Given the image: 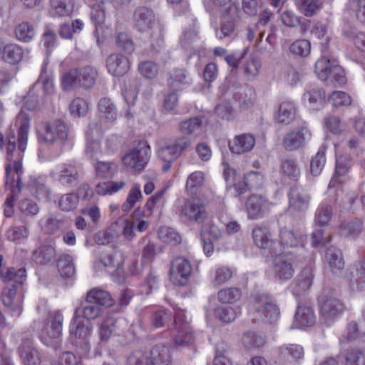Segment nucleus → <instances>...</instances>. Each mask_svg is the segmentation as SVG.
I'll list each match as a JSON object with an SVG mask.
<instances>
[{
    "instance_id": "nucleus-1",
    "label": "nucleus",
    "mask_w": 365,
    "mask_h": 365,
    "mask_svg": "<svg viewBox=\"0 0 365 365\" xmlns=\"http://www.w3.org/2000/svg\"><path fill=\"white\" fill-rule=\"evenodd\" d=\"M15 126L18 128L17 138L14 133L8 136L6 145V158L12 162L13 168L16 175V179L11 178L9 175L11 171V165L7 164L6 166V185H10L12 187V192H20L22 187L21 174L23 167L21 160L24 158V152L28 142V135L30 128V118L26 113L21 111L16 118Z\"/></svg>"
},
{
    "instance_id": "nucleus-2",
    "label": "nucleus",
    "mask_w": 365,
    "mask_h": 365,
    "mask_svg": "<svg viewBox=\"0 0 365 365\" xmlns=\"http://www.w3.org/2000/svg\"><path fill=\"white\" fill-rule=\"evenodd\" d=\"M279 314L278 306L269 294L257 292L250 296L248 315L253 322H272L279 318Z\"/></svg>"
},
{
    "instance_id": "nucleus-3",
    "label": "nucleus",
    "mask_w": 365,
    "mask_h": 365,
    "mask_svg": "<svg viewBox=\"0 0 365 365\" xmlns=\"http://www.w3.org/2000/svg\"><path fill=\"white\" fill-rule=\"evenodd\" d=\"M192 145L190 138L180 136L170 140H160L158 143L157 155L165 162L163 170L167 172L171 165Z\"/></svg>"
},
{
    "instance_id": "nucleus-4",
    "label": "nucleus",
    "mask_w": 365,
    "mask_h": 365,
    "mask_svg": "<svg viewBox=\"0 0 365 365\" xmlns=\"http://www.w3.org/2000/svg\"><path fill=\"white\" fill-rule=\"evenodd\" d=\"M172 335L173 346L176 349L187 347L194 343L195 336L192 327L182 309H177L175 312Z\"/></svg>"
},
{
    "instance_id": "nucleus-5",
    "label": "nucleus",
    "mask_w": 365,
    "mask_h": 365,
    "mask_svg": "<svg viewBox=\"0 0 365 365\" xmlns=\"http://www.w3.org/2000/svg\"><path fill=\"white\" fill-rule=\"evenodd\" d=\"M80 308H76L73 317L69 327V332L75 339V344L82 350V354H87L91 349L89 338L93 327L90 324H86L79 319L78 315Z\"/></svg>"
},
{
    "instance_id": "nucleus-6",
    "label": "nucleus",
    "mask_w": 365,
    "mask_h": 365,
    "mask_svg": "<svg viewBox=\"0 0 365 365\" xmlns=\"http://www.w3.org/2000/svg\"><path fill=\"white\" fill-rule=\"evenodd\" d=\"M315 73L321 80H329L338 86H342L346 82L344 69L335 61H331L325 56L316 62Z\"/></svg>"
},
{
    "instance_id": "nucleus-7",
    "label": "nucleus",
    "mask_w": 365,
    "mask_h": 365,
    "mask_svg": "<svg viewBox=\"0 0 365 365\" xmlns=\"http://www.w3.org/2000/svg\"><path fill=\"white\" fill-rule=\"evenodd\" d=\"M150 148L145 140L140 141L136 146L122 158L123 165L132 172H141L150 159Z\"/></svg>"
},
{
    "instance_id": "nucleus-8",
    "label": "nucleus",
    "mask_w": 365,
    "mask_h": 365,
    "mask_svg": "<svg viewBox=\"0 0 365 365\" xmlns=\"http://www.w3.org/2000/svg\"><path fill=\"white\" fill-rule=\"evenodd\" d=\"M207 216L205 205L198 198L187 199L181 205L180 217L185 222L201 224Z\"/></svg>"
},
{
    "instance_id": "nucleus-9",
    "label": "nucleus",
    "mask_w": 365,
    "mask_h": 365,
    "mask_svg": "<svg viewBox=\"0 0 365 365\" xmlns=\"http://www.w3.org/2000/svg\"><path fill=\"white\" fill-rule=\"evenodd\" d=\"M297 261V256L289 252L275 255L273 259L275 276L282 281L292 279L295 272Z\"/></svg>"
},
{
    "instance_id": "nucleus-10",
    "label": "nucleus",
    "mask_w": 365,
    "mask_h": 365,
    "mask_svg": "<svg viewBox=\"0 0 365 365\" xmlns=\"http://www.w3.org/2000/svg\"><path fill=\"white\" fill-rule=\"evenodd\" d=\"M245 207L248 218L258 220L268 212L271 202L264 195L252 194L247 199Z\"/></svg>"
},
{
    "instance_id": "nucleus-11",
    "label": "nucleus",
    "mask_w": 365,
    "mask_h": 365,
    "mask_svg": "<svg viewBox=\"0 0 365 365\" xmlns=\"http://www.w3.org/2000/svg\"><path fill=\"white\" fill-rule=\"evenodd\" d=\"M192 272L190 262L183 257L174 259L170 264V281L177 285H185Z\"/></svg>"
},
{
    "instance_id": "nucleus-12",
    "label": "nucleus",
    "mask_w": 365,
    "mask_h": 365,
    "mask_svg": "<svg viewBox=\"0 0 365 365\" xmlns=\"http://www.w3.org/2000/svg\"><path fill=\"white\" fill-rule=\"evenodd\" d=\"M134 28L141 33H148L156 24L153 11L147 6L137 7L133 15Z\"/></svg>"
},
{
    "instance_id": "nucleus-13",
    "label": "nucleus",
    "mask_w": 365,
    "mask_h": 365,
    "mask_svg": "<svg viewBox=\"0 0 365 365\" xmlns=\"http://www.w3.org/2000/svg\"><path fill=\"white\" fill-rule=\"evenodd\" d=\"M63 317L60 310L51 312L47 315V335L55 339L53 344L55 349L61 344V334Z\"/></svg>"
},
{
    "instance_id": "nucleus-14",
    "label": "nucleus",
    "mask_w": 365,
    "mask_h": 365,
    "mask_svg": "<svg viewBox=\"0 0 365 365\" xmlns=\"http://www.w3.org/2000/svg\"><path fill=\"white\" fill-rule=\"evenodd\" d=\"M310 133L306 126L302 125L297 129L290 130L285 133L282 140V145L288 151L296 150L305 144L307 137Z\"/></svg>"
},
{
    "instance_id": "nucleus-15",
    "label": "nucleus",
    "mask_w": 365,
    "mask_h": 365,
    "mask_svg": "<svg viewBox=\"0 0 365 365\" xmlns=\"http://www.w3.org/2000/svg\"><path fill=\"white\" fill-rule=\"evenodd\" d=\"M44 66H42V73L33 85L26 96L23 98V103L28 110H34L38 108L39 96L46 93V78L43 77Z\"/></svg>"
},
{
    "instance_id": "nucleus-16",
    "label": "nucleus",
    "mask_w": 365,
    "mask_h": 365,
    "mask_svg": "<svg viewBox=\"0 0 365 365\" xmlns=\"http://www.w3.org/2000/svg\"><path fill=\"white\" fill-rule=\"evenodd\" d=\"M311 196L301 186L292 187L289 192V208L296 212H304L308 210Z\"/></svg>"
},
{
    "instance_id": "nucleus-17",
    "label": "nucleus",
    "mask_w": 365,
    "mask_h": 365,
    "mask_svg": "<svg viewBox=\"0 0 365 365\" xmlns=\"http://www.w3.org/2000/svg\"><path fill=\"white\" fill-rule=\"evenodd\" d=\"M344 310V304L333 297H322L320 300V313L325 320H333Z\"/></svg>"
},
{
    "instance_id": "nucleus-18",
    "label": "nucleus",
    "mask_w": 365,
    "mask_h": 365,
    "mask_svg": "<svg viewBox=\"0 0 365 365\" xmlns=\"http://www.w3.org/2000/svg\"><path fill=\"white\" fill-rule=\"evenodd\" d=\"M304 355V348L299 344H286L278 348V361L281 365H292Z\"/></svg>"
},
{
    "instance_id": "nucleus-19",
    "label": "nucleus",
    "mask_w": 365,
    "mask_h": 365,
    "mask_svg": "<svg viewBox=\"0 0 365 365\" xmlns=\"http://www.w3.org/2000/svg\"><path fill=\"white\" fill-rule=\"evenodd\" d=\"M106 68L108 72L115 76H123L130 68L128 58L118 53L110 54L106 59Z\"/></svg>"
},
{
    "instance_id": "nucleus-20",
    "label": "nucleus",
    "mask_w": 365,
    "mask_h": 365,
    "mask_svg": "<svg viewBox=\"0 0 365 365\" xmlns=\"http://www.w3.org/2000/svg\"><path fill=\"white\" fill-rule=\"evenodd\" d=\"M255 145V137L250 133L236 135L229 142V148L232 153L242 154L252 150Z\"/></svg>"
},
{
    "instance_id": "nucleus-21",
    "label": "nucleus",
    "mask_w": 365,
    "mask_h": 365,
    "mask_svg": "<svg viewBox=\"0 0 365 365\" xmlns=\"http://www.w3.org/2000/svg\"><path fill=\"white\" fill-rule=\"evenodd\" d=\"M86 303H96L100 307H110L115 303V300L110 294L99 287H95L89 290L85 297Z\"/></svg>"
},
{
    "instance_id": "nucleus-22",
    "label": "nucleus",
    "mask_w": 365,
    "mask_h": 365,
    "mask_svg": "<svg viewBox=\"0 0 365 365\" xmlns=\"http://www.w3.org/2000/svg\"><path fill=\"white\" fill-rule=\"evenodd\" d=\"M68 136V130L64 123L60 120L47 125V143H56L61 148L62 141Z\"/></svg>"
},
{
    "instance_id": "nucleus-23",
    "label": "nucleus",
    "mask_w": 365,
    "mask_h": 365,
    "mask_svg": "<svg viewBox=\"0 0 365 365\" xmlns=\"http://www.w3.org/2000/svg\"><path fill=\"white\" fill-rule=\"evenodd\" d=\"M279 242L284 247H303L304 236L286 227L279 230Z\"/></svg>"
},
{
    "instance_id": "nucleus-24",
    "label": "nucleus",
    "mask_w": 365,
    "mask_h": 365,
    "mask_svg": "<svg viewBox=\"0 0 365 365\" xmlns=\"http://www.w3.org/2000/svg\"><path fill=\"white\" fill-rule=\"evenodd\" d=\"M16 286L12 284L11 287H6L2 292V302L4 304L10 307L14 315L19 316L22 309L21 298L16 297Z\"/></svg>"
},
{
    "instance_id": "nucleus-25",
    "label": "nucleus",
    "mask_w": 365,
    "mask_h": 365,
    "mask_svg": "<svg viewBox=\"0 0 365 365\" xmlns=\"http://www.w3.org/2000/svg\"><path fill=\"white\" fill-rule=\"evenodd\" d=\"M153 365H171L172 355L169 347L157 344L148 352Z\"/></svg>"
},
{
    "instance_id": "nucleus-26",
    "label": "nucleus",
    "mask_w": 365,
    "mask_h": 365,
    "mask_svg": "<svg viewBox=\"0 0 365 365\" xmlns=\"http://www.w3.org/2000/svg\"><path fill=\"white\" fill-rule=\"evenodd\" d=\"M351 167V158L349 155H341L336 154L335 173L332 177L329 187H335L336 183L339 181V177L345 176L349 171Z\"/></svg>"
},
{
    "instance_id": "nucleus-27",
    "label": "nucleus",
    "mask_w": 365,
    "mask_h": 365,
    "mask_svg": "<svg viewBox=\"0 0 365 365\" xmlns=\"http://www.w3.org/2000/svg\"><path fill=\"white\" fill-rule=\"evenodd\" d=\"M325 257L331 272L336 275L340 274L344 267L341 252L335 247H330L327 250Z\"/></svg>"
},
{
    "instance_id": "nucleus-28",
    "label": "nucleus",
    "mask_w": 365,
    "mask_h": 365,
    "mask_svg": "<svg viewBox=\"0 0 365 365\" xmlns=\"http://www.w3.org/2000/svg\"><path fill=\"white\" fill-rule=\"evenodd\" d=\"M316 322L313 309L306 305H299L294 314V322L300 327H311Z\"/></svg>"
},
{
    "instance_id": "nucleus-29",
    "label": "nucleus",
    "mask_w": 365,
    "mask_h": 365,
    "mask_svg": "<svg viewBox=\"0 0 365 365\" xmlns=\"http://www.w3.org/2000/svg\"><path fill=\"white\" fill-rule=\"evenodd\" d=\"M98 110L100 118L108 123H113L117 119V108L108 98L104 97L100 99Z\"/></svg>"
},
{
    "instance_id": "nucleus-30",
    "label": "nucleus",
    "mask_w": 365,
    "mask_h": 365,
    "mask_svg": "<svg viewBox=\"0 0 365 365\" xmlns=\"http://www.w3.org/2000/svg\"><path fill=\"white\" fill-rule=\"evenodd\" d=\"M80 179L77 168L72 165H63L60 172L58 180L66 186L75 187Z\"/></svg>"
},
{
    "instance_id": "nucleus-31",
    "label": "nucleus",
    "mask_w": 365,
    "mask_h": 365,
    "mask_svg": "<svg viewBox=\"0 0 365 365\" xmlns=\"http://www.w3.org/2000/svg\"><path fill=\"white\" fill-rule=\"evenodd\" d=\"M73 7V0H50L49 13L53 16H68Z\"/></svg>"
},
{
    "instance_id": "nucleus-32",
    "label": "nucleus",
    "mask_w": 365,
    "mask_h": 365,
    "mask_svg": "<svg viewBox=\"0 0 365 365\" xmlns=\"http://www.w3.org/2000/svg\"><path fill=\"white\" fill-rule=\"evenodd\" d=\"M252 237L255 245L261 249H267L272 245V235L266 226H257L252 230Z\"/></svg>"
},
{
    "instance_id": "nucleus-33",
    "label": "nucleus",
    "mask_w": 365,
    "mask_h": 365,
    "mask_svg": "<svg viewBox=\"0 0 365 365\" xmlns=\"http://www.w3.org/2000/svg\"><path fill=\"white\" fill-rule=\"evenodd\" d=\"M363 230V223L359 220L343 222L339 226V235L344 238L356 239Z\"/></svg>"
},
{
    "instance_id": "nucleus-34",
    "label": "nucleus",
    "mask_w": 365,
    "mask_h": 365,
    "mask_svg": "<svg viewBox=\"0 0 365 365\" xmlns=\"http://www.w3.org/2000/svg\"><path fill=\"white\" fill-rule=\"evenodd\" d=\"M98 76L96 69L88 66L78 69V86L86 89L93 86Z\"/></svg>"
},
{
    "instance_id": "nucleus-35",
    "label": "nucleus",
    "mask_w": 365,
    "mask_h": 365,
    "mask_svg": "<svg viewBox=\"0 0 365 365\" xmlns=\"http://www.w3.org/2000/svg\"><path fill=\"white\" fill-rule=\"evenodd\" d=\"M204 118L202 116L191 118L179 124V130L182 133L198 135L202 133Z\"/></svg>"
},
{
    "instance_id": "nucleus-36",
    "label": "nucleus",
    "mask_w": 365,
    "mask_h": 365,
    "mask_svg": "<svg viewBox=\"0 0 365 365\" xmlns=\"http://www.w3.org/2000/svg\"><path fill=\"white\" fill-rule=\"evenodd\" d=\"M19 355L25 365H38L41 358L37 349L27 343H24L19 347Z\"/></svg>"
},
{
    "instance_id": "nucleus-37",
    "label": "nucleus",
    "mask_w": 365,
    "mask_h": 365,
    "mask_svg": "<svg viewBox=\"0 0 365 365\" xmlns=\"http://www.w3.org/2000/svg\"><path fill=\"white\" fill-rule=\"evenodd\" d=\"M118 321L113 317L105 319L98 326V336L101 342H107L117 332Z\"/></svg>"
},
{
    "instance_id": "nucleus-38",
    "label": "nucleus",
    "mask_w": 365,
    "mask_h": 365,
    "mask_svg": "<svg viewBox=\"0 0 365 365\" xmlns=\"http://www.w3.org/2000/svg\"><path fill=\"white\" fill-rule=\"evenodd\" d=\"M57 267L62 277L71 278L76 272L73 257L68 254H63L58 258Z\"/></svg>"
},
{
    "instance_id": "nucleus-39",
    "label": "nucleus",
    "mask_w": 365,
    "mask_h": 365,
    "mask_svg": "<svg viewBox=\"0 0 365 365\" xmlns=\"http://www.w3.org/2000/svg\"><path fill=\"white\" fill-rule=\"evenodd\" d=\"M296 115V108L291 102H284L280 104L277 120L279 123L289 125L294 119Z\"/></svg>"
},
{
    "instance_id": "nucleus-40",
    "label": "nucleus",
    "mask_w": 365,
    "mask_h": 365,
    "mask_svg": "<svg viewBox=\"0 0 365 365\" xmlns=\"http://www.w3.org/2000/svg\"><path fill=\"white\" fill-rule=\"evenodd\" d=\"M281 172L292 180H297L300 175V169L297 165L296 158H286L281 160Z\"/></svg>"
},
{
    "instance_id": "nucleus-41",
    "label": "nucleus",
    "mask_w": 365,
    "mask_h": 365,
    "mask_svg": "<svg viewBox=\"0 0 365 365\" xmlns=\"http://www.w3.org/2000/svg\"><path fill=\"white\" fill-rule=\"evenodd\" d=\"M295 4L301 13L307 17L317 14L322 8L319 0H295Z\"/></svg>"
},
{
    "instance_id": "nucleus-42",
    "label": "nucleus",
    "mask_w": 365,
    "mask_h": 365,
    "mask_svg": "<svg viewBox=\"0 0 365 365\" xmlns=\"http://www.w3.org/2000/svg\"><path fill=\"white\" fill-rule=\"evenodd\" d=\"M304 100L308 101L313 110H319L325 102L324 92L322 89H312L304 94Z\"/></svg>"
},
{
    "instance_id": "nucleus-43",
    "label": "nucleus",
    "mask_w": 365,
    "mask_h": 365,
    "mask_svg": "<svg viewBox=\"0 0 365 365\" xmlns=\"http://www.w3.org/2000/svg\"><path fill=\"white\" fill-rule=\"evenodd\" d=\"M332 207L325 203H322L315 212L314 222L317 226L324 227L328 225L332 217Z\"/></svg>"
},
{
    "instance_id": "nucleus-44",
    "label": "nucleus",
    "mask_w": 365,
    "mask_h": 365,
    "mask_svg": "<svg viewBox=\"0 0 365 365\" xmlns=\"http://www.w3.org/2000/svg\"><path fill=\"white\" fill-rule=\"evenodd\" d=\"M244 347L247 350H256L265 343L264 339L253 331L245 332L242 338Z\"/></svg>"
},
{
    "instance_id": "nucleus-45",
    "label": "nucleus",
    "mask_w": 365,
    "mask_h": 365,
    "mask_svg": "<svg viewBox=\"0 0 365 365\" xmlns=\"http://www.w3.org/2000/svg\"><path fill=\"white\" fill-rule=\"evenodd\" d=\"M23 56V51L16 44H8L4 47L2 52L3 59L9 63L19 62Z\"/></svg>"
},
{
    "instance_id": "nucleus-46",
    "label": "nucleus",
    "mask_w": 365,
    "mask_h": 365,
    "mask_svg": "<svg viewBox=\"0 0 365 365\" xmlns=\"http://www.w3.org/2000/svg\"><path fill=\"white\" fill-rule=\"evenodd\" d=\"M242 291L237 287H228L220 289L217 293L218 300L222 303L232 304L240 299Z\"/></svg>"
},
{
    "instance_id": "nucleus-47",
    "label": "nucleus",
    "mask_w": 365,
    "mask_h": 365,
    "mask_svg": "<svg viewBox=\"0 0 365 365\" xmlns=\"http://www.w3.org/2000/svg\"><path fill=\"white\" fill-rule=\"evenodd\" d=\"M118 169L114 162H105L97 160L95 170L96 175L101 178H111Z\"/></svg>"
},
{
    "instance_id": "nucleus-48",
    "label": "nucleus",
    "mask_w": 365,
    "mask_h": 365,
    "mask_svg": "<svg viewBox=\"0 0 365 365\" xmlns=\"http://www.w3.org/2000/svg\"><path fill=\"white\" fill-rule=\"evenodd\" d=\"M282 23L288 27H296L301 25L303 31L305 32L309 26V21L302 22L300 18L292 11H285L281 14Z\"/></svg>"
},
{
    "instance_id": "nucleus-49",
    "label": "nucleus",
    "mask_w": 365,
    "mask_h": 365,
    "mask_svg": "<svg viewBox=\"0 0 365 365\" xmlns=\"http://www.w3.org/2000/svg\"><path fill=\"white\" fill-rule=\"evenodd\" d=\"M125 185L124 181L100 182L96 185V192L100 195H112L121 190Z\"/></svg>"
},
{
    "instance_id": "nucleus-50",
    "label": "nucleus",
    "mask_w": 365,
    "mask_h": 365,
    "mask_svg": "<svg viewBox=\"0 0 365 365\" xmlns=\"http://www.w3.org/2000/svg\"><path fill=\"white\" fill-rule=\"evenodd\" d=\"M80 311L78 312L82 314L84 319L88 321H92L98 319L103 314V309L96 303H87L82 307H79Z\"/></svg>"
},
{
    "instance_id": "nucleus-51",
    "label": "nucleus",
    "mask_w": 365,
    "mask_h": 365,
    "mask_svg": "<svg viewBox=\"0 0 365 365\" xmlns=\"http://www.w3.org/2000/svg\"><path fill=\"white\" fill-rule=\"evenodd\" d=\"M263 176L259 172L251 171L244 176V182L241 187L245 188V192L250 189H256L262 185Z\"/></svg>"
},
{
    "instance_id": "nucleus-52",
    "label": "nucleus",
    "mask_w": 365,
    "mask_h": 365,
    "mask_svg": "<svg viewBox=\"0 0 365 365\" xmlns=\"http://www.w3.org/2000/svg\"><path fill=\"white\" fill-rule=\"evenodd\" d=\"M224 178L227 185L229 187H234L239 194H242L245 192V188L244 187H241V182L240 181V178L235 170L230 168H225Z\"/></svg>"
},
{
    "instance_id": "nucleus-53",
    "label": "nucleus",
    "mask_w": 365,
    "mask_h": 365,
    "mask_svg": "<svg viewBox=\"0 0 365 365\" xmlns=\"http://www.w3.org/2000/svg\"><path fill=\"white\" fill-rule=\"evenodd\" d=\"M240 312L231 307H218L215 309V316L221 322L230 323L233 322Z\"/></svg>"
},
{
    "instance_id": "nucleus-54",
    "label": "nucleus",
    "mask_w": 365,
    "mask_h": 365,
    "mask_svg": "<svg viewBox=\"0 0 365 365\" xmlns=\"http://www.w3.org/2000/svg\"><path fill=\"white\" fill-rule=\"evenodd\" d=\"M78 203V196L73 193L62 195L58 202L59 208L63 211H71L76 208Z\"/></svg>"
},
{
    "instance_id": "nucleus-55",
    "label": "nucleus",
    "mask_w": 365,
    "mask_h": 365,
    "mask_svg": "<svg viewBox=\"0 0 365 365\" xmlns=\"http://www.w3.org/2000/svg\"><path fill=\"white\" fill-rule=\"evenodd\" d=\"M215 114L222 120H232L236 116V111L230 102H222L216 106Z\"/></svg>"
},
{
    "instance_id": "nucleus-56",
    "label": "nucleus",
    "mask_w": 365,
    "mask_h": 365,
    "mask_svg": "<svg viewBox=\"0 0 365 365\" xmlns=\"http://www.w3.org/2000/svg\"><path fill=\"white\" fill-rule=\"evenodd\" d=\"M15 34L19 40L28 42L34 38L35 31L33 26L29 23L23 22L16 27Z\"/></svg>"
},
{
    "instance_id": "nucleus-57",
    "label": "nucleus",
    "mask_w": 365,
    "mask_h": 365,
    "mask_svg": "<svg viewBox=\"0 0 365 365\" xmlns=\"http://www.w3.org/2000/svg\"><path fill=\"white\" fill-rule=\"evenodd\" d=\"M138 71L145 78L153 79L158 73V66L151 61H145L139 63L138 66Z\"/></svg>"
},
{
    "instance_id": "nucleus-58",
    "label": "nucleus",
    "mask_w": 365,
    "mask_h": 365,
    "mask_svg": "<svg viewBox=\"0 0 365 365\" xmlns=\"http://www.w3.org/2000/svg\"><path fill=\"white\" fill-rule=\"evenodd\" d=\"M173 317V314L170 312L165 309H159L153 312L150 320L153 327L159 328L164 327Z\"/></svg>"
},
{
    "instance_id": "nucleus-59",
    "label": "nucleus",
    "mask_w": 365,
    "mask_h": 365,
    "mask_svg": "<svg viewBox=\"0 0 365 365\" xmlns=\"http://www.w3.org/2000/svg\"><path fill=\"white\" fill-rule=\"evenodd\" d=\"M326 163L325 153L323 150H319L314 156L312 157L310 162V172L314 175H319Z\"/></svg>"
},
{
    "instance_id": "nucleus-60",
    "label": "nucleus",
    "mask_w": 365,
    "mask_h": 365,
    "mask_svg": "<svg viewBox=\"0 0 365 365\" xmlns=\"http://www.w3.org/2000/svg\"><path fill=\"white\" fill-rule=\"evenodd\" d=\"M29 235L26 225H13L7 231V238L13 242H20Z\"/></svg>"
},
{
    "instance_id": "nucleus-61",
    "label": "nucleus",
    "mask_w": 365,
    "mask_h": 365,
    "mask_svg": "<svg viewBox=\"0 0 365 365\" xmlns=\"http://www.w3.org/2000/svg\"><path fill=\"white\" fill-rule=\"evenodd\" d=\"M69 110L73 116L81 117L87 113L88 106L83 98H76L71 101Z\"/></svg>"
},
{
    "instance_id": "nucleus-62",
    "label": "nucleus",
    "mask_w": 365,
    "mask_h": 365,
    "mask_svg": "<svg viewBox=\"0 0 365 365\" xmlns=\"http://www.w3.org/2000/svg\"><path fill=\"white\" fill-rule=\"evenodd\" d=\"M127 365H153L148 352L136 351L129 355Z\"/></svg>"
},
{
    "instance_id": "nucleus-63",
    "label": "nucleus",
    "mask_w": 365,
    "mask_h": 365,
    "mask_svg": "<svg viewBox=\"0 0 365 365\" xmlns=\"http://www.w3.org/2000/svg\"><path fill=\"white\" fill-rule=\"evenodd\" d=\"M346 365H365V353L359 349H352L345 355Z\"/></svg>"
},
{
    "instance_id": "nucleus-64",
    "label": "nucleus",
    "mask_w": 365,
    "mask_h": 365,
    "mask_svg": "<svg viewBox=\"0 0 365 365\" xmlns=\"http://www.w3.org/2000/svg\"><path fill=\"white\" fill-rule=\"evenodd\" d=\"M347 8L354 11L357 19L365 25V0H349Z\"/></svg>"
}]
</instances>
